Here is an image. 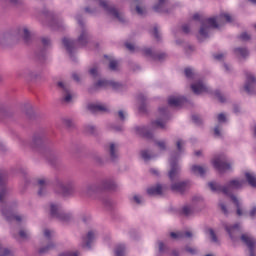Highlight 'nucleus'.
<instances>
[{"mask_svg": "<svg viewBox=\"0 0 256 256\" xmlns=\"http://www.w3.org/2000/svg\"><path fill=\"white\" fill-rule=\"evenodd\" d=\"M143 55L146 57H151V59H156L155 53L151 48H144L142 49Z\"/></svg>", "mask_w": 256, "mask_h": 256, "instance_id": "43", "label": "nucleus"}, {"mask_svg": "<svg viewBox=\"0 0 256 256\" xmlns=\"http://www.w3.org/2000/svg\"><path fill=\"white\" fill-rule=\"evenodd\" d=\"M170 237H172V239H183L185 237V234L183 232H171Z\"/></svg>", "mask_w": 256, "mask_h": 256, "instance_id": "51", "label": "nucleus"}, {"mask_svg": "<svg viewBox=\"0 0 256 256\" xmlns=\"http://www.w3.org/2000/svg\"><path fill=\"white\" fill-rule=\"evenodd\" d=\"M141 156H142V159H144V161H149L151 159V155L149 154V151L147 150H143L141 152Z\"/></svg>", "mask_w": 256, "mask_h": 256, "instance_id": "54", "label": "nucleus"}, {"mask_svg": "<svg viewBox=\"0 0 256 256\" xmlns=\"http://www.w3.org/2000/svg\"><path fill=\"white\" fill-rule=\"evenodd\" d=\"M18 77H24L25 79H33L36 77L35 72L29 68H25L18 72Z\"/></svg>", "mask_w": 256, "mask_h": 256, "instance_id": "34", "label": "nucleus"}, {"mask_svg": "<svg viewBox=\"0 0 256 256\" xmlns=\"http://www.w3.org/2000/svg\"><path fill=\"white\" fill-rule=\"evenodd\" d=\"M116 119H119L122 123L125 122V119H127V116L125 115V112L123 110H119L117 114H115Z\"/></svg>", "mask_w": 256, "mask_h": 256, "instance_id": "48", "label": "nucleus"}, {"mask_svg": "<svg viewBox=\"0 0 256 256\" xmlns=\"http://www.w3.org/2000/svg\"><path fill=\"white\" fill-rule=\"evenodd\" d=\"M116 256H125V245H118L115 248Z\"/></svg>", "mask_w": 256, "mask_h": 256, "instance_id": "44", "label": "nucleus"}, {"mask_svg": "<svg viewBox=\"0 0 256 256\" xmlns=\"http://www.w3.org/2000/svg\"><path fill=\"white\" fill-rule=\"evenodd\" d=\"M112 87V89H114L115 91H119V89L123 88V85H121L119 82H115V81H109L108 82V87Z\"/></svg>", "mask_w": 256, "mask_h": 256, "instance_id": "45", "label": "nucleus"}, {"mask_svg": "<svg viewBox=\"0 0 256 256\" xmlns=\"http://www.w3.org/2000/svg\"><path fill=\"white\" fill-rule=\"evenodd\" d=\"M56 193L62 197H71L77 193V184L73 180H57Z\"/></svg>", "mask_w": 256, "mask_h": 256, "instance_id": "5", "label": "nucleus"}, {"mask_svg": "<svg viewBox=\"0 0 256 256\" xmlns=\"http://www.w3.org/2000/svg\"><path fill=\"white\" fill-rule=\"evenodd\" d=\"M85 132L88 133V135H95L97 128L93 125H86Z\"/></svg>", "mask_w": 256, "mask_h": 256, "instance_id": "47", "label": "nucleus"}, {"mask_svg": "<svg viewBox=\"0 0 256 256\" xmlns=\"http://www.w3.org/2000/svg\"><path fill=\"white\" fill-rule=\"evenodd\" d=\"M45 141H47V135H45V132H37L33 136L31 147H34L35 149L43 147V145H45Z\"/></svg>", "mask_w": 256, "mask_h": 256, "instance_id": "16", "label": "nucleus"}, {"mask_svg": "<svg viewBox=\"0 0 256 256\" xmlns=\"http://www.w3.org/2000/svg\"><path fill=\"white\" fill-rule=\"evenodd\" d=\"M38 185V195L39 197H43L47 195V187L49 186V181L46 178H39L37 180Z\"/></svg>", "mask_w": 256, "mask_h": 256, "instance_id": "20", "label": "nucleus"}, {"mask_svg": "<svg viewBox=\"0 0 256 256\" xmlns=\"http://www.w3.org/2000/svg\"><path fill=\"white\" fill-rule=\"evenodd\" d=\"M42 47L37 50L36 57L39 59V61H45V51L51 46V39L47 37L41 38Z\"/></svg>", "mask_w": 256, "mask_h": 256, "instance_id": "14", "label": "nucleus"}, {"mask_svg": "<svg viewBox=\"0 0 256 256\" xmlns=\"http://www.w3.org/2000/svg\"><path fill=\"white\" fill-rule=\"evenodd\" d=\"M245 177H246V181L250 185V187L256 188V175L253 173L246 172Z\"/></svg>", "mask_w": 256, "mask_h": 256, "instance_id": "38", "label": "nucleus"}, {"mask_svg": "<svg viewBox=\"0 0 256 256\" xmlns=\"http://www.w3.org/2000/svg\"><path fill=\"white\" fill-rule=\"evenodd\" d=\"M50 216L53 219H58L61 223H69L73 221V215L71 213H66L63 207L59 204L50 205Z\"/></svg>", "mask_w": 256, "mask_h": 256, "instance_id": "6", "label": "nucleus"}, {"mask_svg": "<svg viewBox=\"0 0 256 256\" xmlns=\"http://www.w3.org/2000/svg\"><path fill=\"white\" fill-rule=\"evenodd\" d=\"M101 87H109V80H99L92 87H90L88 91L89 93H95V91Z\"/></svg>", "mask_w": 256, "mask_h": 256, "instance_id": "29", "label": "nucleus"}, {"mask_svg": "<svg viewBox=\"0 0 256 256\" xmlns=\"http://www.w3.org/2000/svg\"><path fill=\"white\" fill-rule=\"evenodd\" d=\"M89 74L92 75L94 78H96L99 75V72L97 70V67L91 68L89 70Z\"/></svg>", "mask_w": 256, "mask_h": 256, "instance_id": "63", "label": "nucleus"}, {"mask_svg": "<svg viewBox=\"0 0 256 256\" xmlns=\"http://www.w3.org/2000/svg\"><path fill=\"white\" fill-rule=\"evenodd\" d=\"M8 113H9V110H7V107L0 105V115L7 117Z\"/></svg>", "mask_w": 256, "mask_h": 256, "instance_id": "59", "label": "nucleus"}, {"mask_svg": "<svg viewBox=\"0 0 256 256\" xmlns=\"http://www.w3.org/2000/svg\"><path fill=\"white\" fill-rule=\"evenodd\" d=\"M171 189L177 193H185L187 182H177L171 185Z\"/></svg>", "mask_w": 256, "mask_h": 256, "instance_id": "30", "label": "nucleus"}, {"mask_svg": "<svg viewBox=\"0 0 256 256\" xmlns=\"http://www.w3.org/2000/svg\"><path fill=\"white\" fill-rule=\"evenodd\" d=\"M195 213H197V210H195V205L192 204H186L180 210V215H183V217H193Z\"/></svg>", "mask_w": 256, "mask_h": 256, "instance_id": "22", "label": "nucleus"}, {"mask_svg": "<svg viewBox=\"0 0 256 256\" xmlns=\"http://www.w3.org/2000/svg\"><path fill=\"white\" fill-rule=\"evenodd\" d=\"M183 33L189 34L191 31V24H184L182 26Z\"/></svg>", "mask_w": 256, "mask_h": 256, "instance_id": "62", "label": "nucleus"}, {"mask_svg": "<svg viewBox=\"0 0 256 256\" xmlns=\"http://www.w3.org/2000/svg\"><path fill=\"white\" fill-rule=\"evenodd\" d=\"M46 159L51 165H57L61 161V153L59 151H51L46 155Z\"/></svg>", "mask_w": 256, "mask_h": 256, "instance_id": "23", "label": "nucleus"}, {"mask_svg": "<svg viewBox=\"0 0 256 256\" xmlns=\"http://www.w3.org/2000/svg\"><path fill=\"white\" fill-rule=\"evenodd\" d=\"M88 109L91 113H107L109 111L106 106L101 104H89Z\"/></svg>", "mask_w": 256, "mask_h": 256, "instance_id": "27", "label": "nucleus"}, {"mask_svg": "<svg viewBox=\"0 0 256 256\" xmlns=\"http://www.w3.org/2000/svg\"><path fill=\"white\" fill-rule=\"evenodd\" d=\"M233 53L234 55H236V57H243L245 59V57H249V50L245 47H237L233 49Z\"/></svg>", "mask_w": 256, "mask_h": 256, "instance_id": "33", "label": "nucleus"}, {"mask_svg": "<svg viewBox=\"0 0 256 256\" xmlns=\"http://www.w3.org/2000/svg\"><path fill=\"white\" fill-rule=\"evenodd\" d=\"M192 121L194 123H196V125H201V123H203V121L201 120V118L198 115H193L192 116Z\"/></svg>", "mask_w": 256, "mask_h": 256, "instance_id": "61", "label": "nucleus"}, {"mask_svg": "<svg viewBox=\"0 0 256 256\" xmlns=\"http://www.w3.org/2000/svg\"><path fill=\"white\" fill-rule=\"evenodd\" d=\"M212 165L214 169H217V171H220V173H223V171H229V169H231V164L227 162L226 155L216 156L212 161Z\"/></svg>", "mask_w": 256, "mask_h": 256, "instance_id": "9", "label": "nucleus"}, {"mask_svg": "<svg viewBox=\"0 0 256 256\" xmlns=\"http://www.w3.org/2000/svg\"><path fill=\"white\" fill-rule=\"evenodd\" d=\"M0 256H13V252L7 248H3V246L0 244Z\"/></svg>", "mask_w": 256, "mask_h": 256, "instance_id": "49", "label": "nucleus"}, {"mask_svg": "<svg viewBox=\"0 0 256 256\" xmlns=\"http://www.w3.org/2000/svg\"><path fill=\"white\" fill-rule=\"evenodd\" d=\"M245 183V180L234 179L230 180L225 186H221L215 182H209L208 187H210L211 191L221 192L231 199L233 191H239V189H243Z\"/></svg>", "mask_w": 256, "mask_h": 256, "instance_id": "3", "label": "nucleus"}, {"mask_svg": "<svg viewBox=\"0 0 256 256\" xmlns=\"http://www.w3.org/2000/svg\"><path fill=\"white\" fill-rule=\"evenodd\" d=\"M153 9L156 13H169V0H158Z\"/></svg>", "mask_w": 256, "mask_h": 256, "instance_id": "19", "label": "nucleus"}, {"mask_svg": "<svg viewBox=\"0 0 256 256\" xmlns=\"http://www.w3.org/2000/svg\"><path fill=\"white\" fill-rule=\"evenodd\" d=\"M8 177L7 170H0V203H5V199L9 195V188H7Z\"/></svg>", "mask_w": 256, "mask_h": 256, "instance_id": "8", "label": "nucleus"}, {"mask_svg": "<svg viewBox=\"0 0 256 256\" xmlns=\"http://www.w3.org/2000/svg\"><path fill=\"white\" fill-rule=\"evenodd\" d=\"M231 201L234 203V205H236V213L238 217H241V215H243V210H241V202H239V199L235 195L231 196Z\"/></svg>", "mask_w": 256, "mask_h": 256, "instance_id": "37", "label": "nucleus"}, {"mask_svg": "<svg viewBox=\"0 0 256 256\" xmlns=\"http://www.w3.org/2000/svg\"><path fill=\"white\" fill-rule=\"evenodd\" d=\"M100 7L108 13V15H111L114 17V19H117L120 23H125V17L123 16V13L119 12L117 8H115V5H111L109 1L107 0H100Z\"/></svg>", "mask_w": 256, "mask_h": 256, "instance_id": "7", "label": "nucleus"}, {"mask_svg": "<svg viewBox=\"0 0 256 256\" xmlns=\"http://www.w3.org/2000/svg\"><path fill=\"white\" fill-rule=\"evenodd\" d=\"M76 19L78 21V25L81 27L77 40L67 37L62 39V43L72 61H76L75 53H77L79 47H87L91 41V34H89V31L85 28V24L83 23L81 16H77Z\"/></svg>", "mask_w": 256, "mask_h": 256, "instance_id": "1", "label": "nucleus"}, {"mask_svg": "<svg viewBox=\"0 0 256 256\" xmlns=\"http://www.w3.org/2000/svg\"><path fill=\"white\" fill-rule=\"evenodd\" d=\"M11 41L10 33H2L0 34V45H7Z\"/></svg>", "mask_w": 256, "mask_h": 256, "instance_id": "40", "label": "nucleus"}, {"mask_svg": "<svg viewBox=\"0 0 256 256\" xmlns=\"http://www.w3.org/2000/svg\"><path fill=\"white\" fill-rule=\"evenodd\" d=\"M197 203H203V197H201V196H194L192 198V205H194V207H196Z\"/></svg>", "mask_w": 256, "mask_h": 256, "instance_id": "52", "label": "nucleus"}, {"mask_svg": "<svg viewBox=\"0 0 256 256\" xmlns=\"http://www.w3.org/2000/svg\"><path fill=\"white\" fill-rule=\"evenodd\" d=\"M166 125V121L158 119L156 121H152L149 127L136 126L134 127V131L136 135H139L140 137H144L145 139H151L153 137V131H155V129H167Z\"/></svg>", "mask_w": 256, "mask_h": 256, "instance_id": "4", "label": "nucleus"}, {"mask_svg": "<svg viewBox=\"0 0 256 256\" xmlns=\"http://www.w3.org/2000/svg\"><path fill=\"white\" fill-rule=\"evenodd\" d=\"M155 57L156 58H153V61H165V59L167 58V54L164 52L162 53L156 52Z\"/></svg>", "mask_w": 256, "mask_h": 256, "instance_id": "46", "label": "nucleus"}, {"mask_svg": "<svg viewBox=\"0 0 256 256\" xmlns=\"http://www.w3.org/2000/svg\"><path fill=\"white\" fill-rule=\"evenodd\" d=\"M246 75V83L244 85V91L248 93V95H253L256 87V78L249 72H245Z\"/></svg>", "mask_w": 256, "mask_h": 256, "instance_id": "12", "label": "nucleus"}, {"mask_svg": "<svg viewBox=\"0 0 256 256\" xmlns=\"http://www.w3.org/2000/svg\"><path fill=\"white\" fill-rule=\"evenodd\" d=\"M98 189L99 191H115L117 189V183L111 178H106L100 181Z\"/></svg>", "mask_w": 256, "mask_h": 256, "instance_id": "13", "label": "nucleus"}, {"mask_svg": "<svg viewBox=\"0 0 256 256\" xmlns=\"http://www.w3.org/2000/svg\"><path fill=\"white\" fill-rule=\"evenodd\" d=\"M52 249H55V243L50 242L48 245L40 248L38 253H40V255H43L45 253H49V251H52Z\"/></svg>", "mask_w": 256, "mask_h": 256, "instance_id": "39", "label": "nucleus"}, {"mask_svg": "<svg viewBox=\"0 0 256 256\" xmlns=\"http://www.w3.org/2000/svg\"><path fill=\"white\" fill-rule=\"evenodd\" d=\"M20 34L25 43H29L33 37L29 28H27L25 26L20 30Z\"/></svg>", "mask_w": 256, "mask_h": 256, "instance_id": "31", "label": "nucleus"}, {"mask_svg": "<svg viewBox=\"0 0 256 256\" xmlns=\"http://www.w3.org/2000/svg\"><path fill=\"white\" fill-rule=\"evenodd\" d=\"M205 233H208L210 235L212 243H219V239L217 238V234H215V230H213L212 228H208Z\"/></svg>", "mask_w": 256, "mask_h": 256, "instance_id": "41", "label": "nucleus"}, {"mask_svg": "<svg viewBox=\"0 0 256 256\" xmlns=\"http://www.w3.org/2000/svg\"><path fill=\"white\" fill-rule=\"evenodd\" d=\"M170 171L168 173V177L170 179V181H175V179H177V175H179V164H177V158H175V156H171L170 158Z\"/></svg>", "mask_w": 256, "mask_h": 256, "instance_id": "15", "label": "nucleus"}, {"mask_svg": "<svg viewBox=\"0 0 256 256\" xmlns=\"http://www.w3.org/2000/svg\"><path fill=\"white\" fill-rule=\"evenodd\" d=\"M138 100L140 101L139 111L140 113H147V98L143 94H140L138 97Z\"/></svg>", "mask_w": 256, "mask_h": 256, "instance_id": "36", "label": "nucleus"}, {"mask_svg": "<svg viewBox=\"0 0 256 256\" xmlns=\"http://www.w3.org/2000/svg\"><path fill=\"white\" fill-rule=\"evenodd\" d=\"M241 241L245 243V245L249 249L250 256H256L255 253V240L247 234H242L241 235Z\"/></svg>", "mask_w": 256, "mask_h": 256, "instance_id": "17", "label": "nucleus"}, {"mask_svg": "<svg viewBox=\"0 0 256 256\" xmlns=\"http://www.w3.org/2000/svg\"><path fill=\"white\" fill-rule=\"evenodd\" d=\"M44 237L48 241H51V238L53 237V232L49 229H44Z\"/></svg>", "mask_w": 256, "mask_h": 256, "instance_id": "55", "label": "nucleus"}, {"mask_svg": "<svg viewBox=\"0 0 256 256\" xmlns=\"http://www.w3.org/2000/svg\"><path fill=\"white\" fill-rule=\"evenodd\" d=\"M215 97H217V99L220 101V103H225V97L223 96V94H221V92L219 90H216L214 92Z\"/></svg>", "mask_w": 256, "mask_h": 256, "instance_id": "53", "label": "nucleus"}, {"mask_svg": "<svg viewBox=\"0 0 256 256\" xmlns=\"http://www.w3.org/2000/svg\"><path fill=\"white\" fill-rule=\"evenodd\" d=\"M221 19H225L226 23H233V17L228 13L220 14L219 17H211L205 19L201 22V27L199 30V35L207 39L209 37V31L211 29H219V23L217 21H221Z\"/></svg>", "mask_w": 256, "mask_h": 256, "instance_id": "2", "label": "nucleus"}, {"mask_svg": "<svg viewBox=\"0 0 256 256\" xmlns=\"http://www.w3.org/2000/svg\"><path fill=\"white\" fill-rule=\"evenodd\" d=\"M191 89L195 95H201V93H209V88H207L202 81L192 84Z\"/></svg>", "mask_w": 256, "mask_h": 256, "instance_id": "21", "label": "nucleus"}, {"mask_svg": "<svg viewBox=\"0 0 256 256\" xmlns=\"http://www.w3.org/2000/svg\"><path fill=\"white\" fill-rule=\"evenodd\" d=\"M176 149L178 151V157L179 155H181V153H183L185 151V141L179 139L177 142H176Z\"/></svg>", "mask_w": 256, "mask_h": 256, "instance_id": "42", "label": "nucleus"}, {"mask_svg": "<svg viewBox=\"0 0 256 256\" xmlns=\"http://www.w3.org/2000/svg\"><path fill=\"white\" fill-rule=\"evenodd\" d=\"M184 73L188 79H193V70L191 68H186Z\"/></svg>", "mask_w": 256, "mask_h": 256, "instance_id": "57", "label": "nucleus"}, {"mask_svg": "<svg viewBox=\"0 0 256 256\" xmlns=\"http://www.w3.org/2000/svg\"><path fill=\"white\" fill-rule=\"evenodd\" d=\"M209 171V168L207 166H201V165H193L191 167V172L194 175H200V177H205V173Z\"/></svg>", "mask_w": 256, "mask_h": 256, "instance_id": "26", "label": "nucleus"}, {"mask_svg": "<svg viewBox=\"0 0 256 256\" xmlns=\"http://www.w3.org/2000/svg\"><path fill=\"white\" fill-rule=\"evenodd\" d=\"M118 66H119V62H117V60H110V63H109L110 71H117Z\"/></svg>", "mask_w": 256, "mask_h": 256, "instance_id": "50", "label": "nucleus"}, {"mask_svg": "<svg viewBox=\"0 0 256 256\" xmlns=\"http://www.w3.org/2000/svg\"><path fill=\"white\" fill-rule=\"evenodd\" d=\"M185 251L190 255H197V250L195 248H191L189 246L185 247Z\"/></svg>", "mask_w": 256, "mask_h": 256, "instance_id": "60", "label": "nucleus"}, {"mask_svg": "<svg viewBox=\"0 0 256 256\" xmlns=\"http://www.w3.org/2000/svg\"><path fill=\"white\" fill-rule=\"evenodd\" d=\"M2 215H4V217H6V219L8 221H13V219H15V221L21 222L22 218L19 215H15L11 212H6L5 209H2Z\"/></svg>", "mask_w": 256, "mask_h": 256, "instance_id": "35", "label": "nucleus"}, {"mask_svg": "<svg viewBox=\"0 0 256 256\" xmlns=\"http://www.w3.org/2000/svg\"><path fill=\"white\" fill-rule=\"evenodd\" d=\"M57 87H59L63 97L62 101H65V103H71L73 100V95L71 94V88L69 87V84L64 82H58Z\"/></svg>", "mask_w": 256, "mask_h": 256, "instance_id": "11", "label": "nucleus"}, {"mask_svg": "<svg viewBox=\"0 0 256 256\" xmlns=\"http://www.w3.org/2000/svg\"><path fill=\"white\" fill-rule=\"evenodd\" d=\"M225 230L227 231L230 239H232L233 241H235V233H239V223H236L234 225H224Z\"/></svg>", "mask_w": 256, "mask_h": 256, "instance_id": "25", "label": "nucleus"}, {"mask_svg": "<svg viewBox=\"0 0 256 256\" xmlns=\"http://www.w3.org/2000/svg\"><path fill=\"white\" fill-rule=\"evenodd\" d=\"M19 236L21 239H29V232H27V230H20Z\"/></svg>", "mask_w": 256, "mask_h": 256, "instance_id": "56", "label": "nucleus"}, {"mask_svg": "<svg viewBox=\"0 0 256 256\" xmlns=\"http://www.w3.org/2000/svg\"><path fill=\"white\" fill-rule=\"evenodd\" d=\"M214 135L215 137H221V126H215L214 128Z\"/></svg>", "mask_w": 256, "mask_h": 256, "instance_id": "64", "label": "nucleus"}, {"mask_svg": "<svg viewBox=\"0 0 256 256\" xmlns=\"http://www.w3.org/2000/svg\"><path fill=\"white\" fill-rule=\"evenodd\" d=\"M185 103H187V98L183 96H170L168 98V105L170 107H182Z\"/></svg>", "mask_w": 256, "mask_h": 256, "instance_id": "18", "label": "nucleus"}, {"mask_svg": "<svg viewBox=\"0 0 256 256\" xmlns=\"http://www.w3.org/2000/svg\"><path fill=\"white\" fill-rule=\"evenodd\" d=\"M148 195H163V186L157 184L147 189Z\"/></svg>", "mask_w": 256, "mask_h": 256, "instance_id": "32", "label": "nucleus"}, {"mask_svg": "<svg viewBox=\"0 0 256 256\" xmlns=\"http://www.w3.org/2000/svg\"><path fill=\"white\" fill-rule=\"evenodd\" d=\"M95 239V232L89 231L86 236L82 237V247H86V249H91V243H93Z\"/></svg>", "mask_w": 256, "mask_h": 256, "instance_id": "24", "label": "nucleus"}, {"mask_svg": "<svg viewBox=\"0 0 256 256\" xmlns=\"http://www.w3.org/2000/svg\"><path fill=\"white\" fill-rule=\"evenodd\" d=\"M156 145L159 147V149H161V151H165L167 149L165 141H157Z\"/></svg>", "mask_w": 256, "mask_h": 256, "instance_id": "58", "label": "nucleus"}, {"mask_svg": "<svg viewBox=\"0 0 256 256\" xmlns=\"http://www.w3.org/2000/svg\"><path fill=\"white\" fill-rule=\"evenodd\" d=\"M97 191H101L99 190V184H87L86 188H85V194L87 195V197H93V195H95V193H97Z\"/></svg>", "mask_w": 256, "mask_h": 256, "instance_id": "28", "label": "nucleus"}, {"mask_svg": "<svg viewBox=\"0 0 256 256\" xmlns=\"http://www.w3.org/2000/svg\"><path fill=\"white\" fill-rule=\"evenodd\" d=\"M105 151L108 153L110 157V161L112 163H115L119 161V145L116 143H109L105 146Z\"/></svg>", "mask_w": 256, "mask_h": 256, "instance_id": "10", "label": "nucleus"}]
</instances>
